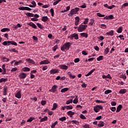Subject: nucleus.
Wrapping results in <instances>:
<instances>
[{
  "instance_id": "f257e3e1",
  "label": "nucleus",
  "mask_w": 128,
  "mask_h": 128,
  "mask_svg": "<svg viewBox=\"0 0 128 128\" xmlns=\"http://www.w3.org/2000/svg\"><path fill=\"white\" fill-rule=\"evenodd\" d=\"M72 44L70 42H67L65 43L62 46L60 50H62V52H64L66 50H70V48L72 46Z\"/></svg>"
},
{
  "instance_id": "f03ea898",
  "label": "nucleus",
  "mask_w": 128,
  "mask_h": 128,
  "mask_svg": "<svg viewBox=\"0 0 128 128\" xmlns=\"http://www.w3.org/2000/svg\"><path fill=\"white\" fill-rule=\"evenodd\" d=\"M87 28H88V25L86 24H85V25L80 24L78 27V32H82L84 30H86Z\"/></svg>"
},
{
  "instance_id": "7ed1b4c3",
  "label": "nucleus",
  "mask_w": 128,
  "mask_h": 128,
  "mask_svg": "<svg viewBox=\"0 0 128 128\" xmlns=\"http://www.w3.org/2000/svg\"><path fill=\"white\" fill-rule=\"evenodd\" d=\"M104 108L102 106L96 105L94 106V110L95 112H100V110H102Z\"/></svg>"
},
{
  "instance_id": "20e7f679",
  "label": "nucleus",
  "mask_w": 128,
  "mask_h": 128,
  "mask_svg": "<svg viewBox=\"0 0 128 128\" xmlns=\"http://www.w3.org/2000/svg\"><path fill=\"white\" fill-rule=\"evenodd\" d=\"M56 88H58V86L54 85L52 88L49 90V92H56Z\"/></svg>"
},
{
  "instance_id": "39448f33",
  "label": "nucleus",
  "mask_w": 128,
  "mask_h": 128,
  "mask_svg": "<svg viewBox=\"0 0 128 128\" xmlns=\"http://www.w3.org/2000/svg\"><path fill=\"white\" fill-rule=\"evenodd\" d=\"M80 10V8H76L75 9H72L70 10V12H71V14H76Z\"/></svg>"
},
{
  "instance_id": "423d86ee",
  "label": "nucleus",
  "mask_w": 128,
  "mask_h": 128,
  "mask_svg": "<svg viewBox=\"0 0 128 128\" xmlns=\"http://www.w3.org/2000/svg\"><path fill=\"white\" fill-rule=\"evenodd\" d=\"M58 68H60L61 70H66L68 68V66L66 65H60Z\"/></svg>"
},
{
  "instance_id": "0eeeda50",
  "label": "nucleus",
  "mask_w": 128,
  "mask_h": 128,
  "mask_svg": "<svg viewBox=\"0 0 128 128\" xmlns=\"http://www.w3.org/2000/svg\"><path fill=\"white\" fill-rule=\"evenodd\" d=\"M28 25L30 26H32V28H33L36 29V28H38V26H36V24H34V22H32L28 23Z\"/></svg>"
},
{
  "instance_id": "6e6552de",
  "label": "nucleus",
  "mask_w": 128,
  "mask_h": 128,
  "mask_svg": "<svg viewBox=\"0 0 128 128\" xmlns=\"http://www.w3.org/2000/svg\"><path fill=\"white\" fill-rule=\"evenodd\" d=\"M22 91L19 90L15 95L16 98H22V94H21Z\"/></svg>"
},
{
  "instance_id": "1a4fd4ad",
  "label": "nucleus",
  "mask_w": 128,
  "mask_h": 128,
  "mask_svg": "<svg viewBox=\"0 0 128 128\" xmlns=\"http://www.w3.org/2000/svg\"><path fill=\"white\" fill-rule=\"evenodd\" d=\"M114 15H110L108 16H106V17L104 18V20H114Z\"/></svg>"
},
{
  "instance_id": "9d476101",
  "label": "nucleus",
  "mask_w": 128,
  "mask_h": 128,
  "mask_svg": "<svg viewBox=\"0 0 128 128\" xmlns=\"http://www.w3.org/2000/svg\"><path fill=\"white\" fill-rule=\"evenodd\" d=\"M26 62H28V64H35L36 62H34V60L30 59V58H26Z\"/></svg>"
},
{
  "instance_id": "9b49d317",
  "label": "nucleus",
  "mask_w": 128,
  "mask_h": 128,
  "mask_svg": "<svg viewBox=\"0 0 128 128\" xmlns=\"http://www.w3.org/2000/svg\"><path fill=\"white\" fill-rule=\"evenodd\" d=\"M50 62V61L48 60H44L40 62V64H48Z\"/></svg>"
},
{
  "instance_id": "f8f14e48",
  "label": "nucleus",
  "mask_w": 128,
  "mask_h": 128,
  "mask_svg": "<svg viewBox=\"0 0 128 128\" xmlns=\"http://www.w3.org/2000/svg\"><path fill=\"white\" fill-rule=\"evenodd\" d=\"M41 20H42V22H48V16H44L42 17Z\"/></svg>"
},
{
  "instance_id": "ddd939ff",
  "label": "nucleus",
  "mask_w": 128,
  "mask_h": 128,
  "mask_svg": "<svg viewBox=\"0 0 128 128\" xmlns=\"http://www.w3.org/2000/svg\"><path fill=\"white\" fill-rule=\"evenodd\" d=\"M50 72L51 74H58V70L56 69H52L50 70Z\"/></svg>"
},
{
  "instance_id": "4468645a",
  "label": "nucleus",
  "mask_w": 128,
  "mask_h": 128,
  "mask_svg": "<svg viewBox=\"0 0 128 128\" xmlns=\"http://www.w3.org/2000/svg\"><path fill=\"white\" fill-rule=\"evenodd\" d=\"M80 36L82 38H88V33L86 32H82L80 34Z\"/></svg>"
},
{
  "instance_id": "2eb2a0df",
  "label": "nucleus",
  "mask_w": 128,
  "mask_h": 128,
  "mask_svg": "<svg viewBox=\"0 0 128 128\" xmlns=\"http://www.w3.org/2000/svg\"><path fill=\"white\" fill-rule=\"evenodd\" d=\"M68 116H69L70 118H72V116H74V112L72 111H68L67 112Z\"/></svg>"
},
{
  "instance_id": "dca6fc26",
  "label": "nucleus",
  "mask_w": 128,
  "mask_h": 128,
  "mask_svg": "<svg viewBox=\"0 0 128 128\" xmlns=\"http://www.w3.org/2000/svg\"><path fill=\"white\" fill-rule=\"evenodd\" d=\"M72 38H74V40H78V34L76 33H74L72 34Z\"/></svg>"
},
{
  "instance_id": "f3484780",
  "label": "nucleus",
  "mask_w": 128,
  "mask_h": 128,
  "mask_svg": "<svg viewBox=\"0 0 128 128\" xmlns=\"http://www.w3.org/2000/svg\"><path fill=\"white\" fill-rule=\"evenodd\" d=\"M122 104L118 105L116 108V112H120V110H122Z\"/></svg>"
},
{
  "instance_id": "a211bd4d",
  "label": "nucleus",
  "mask_w": 128,
  "mask_h": 128,
  "mask_svg": "<svg viewBox=\"0 0 128 128\" xmlns=\"http://www.w3.org/2000/svg\"><path fill=\"white\" fill-rule=\"evenodd\" d=\"M114 31L113 30H111L110 32H107L106 34V36H114Z\"/></svg>"
},
{
  "instance_id": "6ab92c4d",
  "label": "nucleus",
  "mask_w": 128,
  "mask_h": 128,
  "mask_svg": "<svg viewBox=\"0 0 128 128\" xmlns=\"http://www.w3.org/2000/svg\"><path fill=\"white\" fill-rule=\"evenodd\" d=\"M28 75L26 73H21L20 74V78H26Z\"/></svg>"
},
{
  "instance_id": "aec40b11",
  "label": "nucleus",
  "mask_w": 128,
  "mask_h": 128,
  "mask_svg": "<svg viewBox=\"0 0 128 128\" xmlns=\"http://www.w3.org/2000/svg\"><path fill=\"white\" fill-rule=\"evenodd\" d=\"M126 89H121L119 91V94H126Z\"/></svg>"
},
{
  "instance_id": "412c9836",
  "label": "nucleus",
  "mask_w": 128,
  "mask_h": 128,
  "mask_svg": "<svg viewBox=\"0 0 128 128\" xmlns=\"http://www.w3.org/2000/svg\"><path fill=\"white\" fill-rule=\"evenodd\" d=\"M67 74L68 76H69V77L70 78H76V76H72V72H68Z\"/></svg>"
},
{
  "instance_id": "4be33fe9",
  "label": "nucleus",
  "mask_w": 128,
  "mask_h": 128,
  "mask_svg": "<svg viewBox=\"0 0 128 128\" xmlns=\"http://www.w3.org/2000/svg\"><path fill=\"white\" fill-rule=\"evenodd\" d=\"M25 14H26L27 16H28V18H32L34 16V14L30 12L26 13Z\"/></svg>"
},
{
  "instance_id": "5701e85b",
  "label": "nucleus",
  "mask_w": 128,
  "mask_h": 128,
  "mask_svg": "<svg viewBox=\"0 0 128 128\" xmlns=\"http://www.w3.org/2000/svg\"><path fill=\"white\" fill-rule=\"evenodd\" d=\"M98 126H99V128H102V126H104V122L102 121H100Z\"/></svg>"
},
{
  "instance_id": "b1692460",
  "label": "nucleus",
  "mask_w": 128,
  "mask_h": 128,
  "mask_svg": "<svg viewBox=\"0 0 128 128\" xmlns=\"http://www.w3.org/2000/svg\"><path fill=\"white\" fill-rule=\"evenodd\" d=\"M120 78H123L124 80H126V74H122L120 75Z\"/></svg>"
},
{
  "instance_id": "393cba45",
  "label": "nucleus",
  "mask_w": 128,
  "mask_h": 128,
  "mask_svg": "<svg viewBox=\"0 0 128 128\" xmlns=\"http://www.w3.org/2000/svg\"><path fill=\"white\" fill-rule=\"evenodd\" d=\"M96 68H94L92 70H91L88 74H86V76H88L94 72H95Z\"/></svg>"
},
{
  "instance_id": "a878e982",
  "label": "nucleus",
  "mask_w": 128,
  "mask_h": 128,
  "mask_svg": "<svg viewBox=\"0 0 128 128\" xmlns=\"http://www.w3.org/2000/svg\"><path fill=\"white\" fill-rule=\"evenodd\" d=\"M46 120H48V116H46L44 118H41V120H40V122H46Z\"/></svg>"
},
{
  "instance_id": "bb28decb",
  "label": "nucleus",
  "mask_w": 128,
  "mask_h": 128,
  "mask_svg": "<svg viewBox=\"0 0 128 128\" xmlns=\"http://www.w3.org/2000/svg\"><path fill=\"white\" fill-rule=\"evenodd\" d=\"M10 30L8 28H3L1 30L2 32H10Z\"/></svg>"
},
{
  "instance_id": "cd10ccee",
  "label": "nucleus",
  "mask_w": 128,
  "mask_h": 128,
  "mask_svg": "<svg viewBox=\"0 0 128 128\" xmlns=\"http://www.w3.org/2000/svg\"><path fill=\"white\" fill-rule=\"evenodd\" d=\"M56 108H58V104L56 103H54L53 104V108H52V110H56Z\"/></svg>"
},
{
  "instance_id": "c85d7f7f",
  "label": "nucleus",
  "mask_w": 128,
  "mask_h": 128,
  "mask_svg": "<svg viewBox=\"0 0 128 128\" xmlns=\"http://www.w3.org/2000/svg\"><path fill=\"white\" fill-rule=\"evenodd\" d=\"M10 41H4V42H3L2 44H3V46H10Z\"/></svg>"
},
{
  "instance_id": "c756f323",
  "label": "nucleus",
  "mask_w": 128,
  "mask_h": 128,
  "mask_svg": "<svg viewBox=\"0 0 128 128\" xmlns=\"http://www.w3.org/2000/svg\"><path fill=\"white\" fill-rule=\"evenodd\" d=\"M23 72H30V68L28 67H24L22 68Z\"/></svg>"
},
{
  "instance_id": "7c9ffc66",
  "label": "nucleus",
  "mask_w": 128,
  "mask_h": 128,
  "mask_svg": "<svg viewBox=\"0 0 128 128\" xmlns=\"http://www.w3.org/2000/svg\"><path fill=\"white\" fill-rule=\"evenodd\" d=\"M94 19L91 18L90 19V22L89 26H94Z\"/></svg>"
},
{
  "instance_id": "2f4dec72",
  "label": "nucleus",
  "mask_w": 128,
  "mask_h": 128,
  "mask_svg": "<svg viewBox=\"0 0 128 128\" xmlns=\"http://www.w3.org/2000/svg\"><path fill=\"white\" fill-rule=\"evenodd\" d=\"M36 26L39 28H40L41 30H43L44 28V26L42 25V24L40 23H37Z\"/></svg>"
},
{
  "instance_id": "473e14b6",
  "label": "nucleus",
  "mask_w": 128,
  "mask_h": 128,
  "mask_svg": "<svg viewBox=\"0 0 128 128\" xmlns=\"http://www.w3.org/2000/svg\"><path fill=\"white\" fill-rule=\"evenodd\" d=\"M117 32H118V34H122V28L120 27L117 30Z\"/></svg>"
},
{
  "instance_id": "72a5a7b5",
  "label": "nucleus",
  "mask_w": 128,
  "mask_h": 128,
  "mask_svg": "<svg viewBox=\"0 0 128 128\" xmlns=\"http://www.w3.org/2000/svg\"><path fill=\"white\" fill-rule=\"evenodd\" d=\"M10 44H12L13 46H18V44H16V42L14 41H10Z\"/></svg>"
},
{
  "instance_id": "f704fd0d",
  "label": "nucleus",
  "mask_w": 128,
  "mask_h": 128,
  "mask_svg": "<svg viewBox=\"0 0 128 128\" xmlns=\"http://www.w3.org/2000/svg\"><path fill=\"white\" fill-rule=\"evenodd\" d=\"M73 102L75 104L78 102V96H76L75 99L73 100Z\"/></svg>"
},
{
  "instance_id": "c9c22d12",
  "label": "nucleus",
  "mask_w": 128,
  "mask_h": 128,
  "mask_svg": "<svg viewBox=\"0 0 128 128\" xmlns=\"http://www.w3.org/2000/svg\"><path fill=\"white\" fill-rule=\"evenodd\" d=\"M6 90H8V88L6 87H4L3 91L4 96H6Z\"/></svg>"
},
{
  "instance_id": "e433bc0d",
  "label": "nucleus",
  "mask_w": 128,
  "mask_h": 128,
  "mask_svg": "<svg viewBox=\"0 0 128 128\" xmlns=\"http://www.w3.org/2000/svg\"><path fill=\"white\" fill-rule=\"evenodd\" d=\"M104 60V56H100L97 58V60L98 62H100V60Z\"/></svg>"
},
{
  "instance_id": "4c0bfd02",
  "label": "nucleus",
  "mask_w": 128,
  "mask_h": 128,
  "mask_svg": "<svg viewBox=\"0 0 128 128\" xmlns=\"http://www.w3.org/2000/svg\"><path fill=\"white\" fill-rule=\"evenodd\" d=\"M90 19L88 18H86L84 19V21L83 22L84 24H88V20Z\"/></svg>"
},
{
  "instance_id": "58836bf2",
  "label": "nucleus",
  "mask_w": 128,
  "mask_h": 128,
  "mask_svg": "<svg viewBox=\"0 0 128 128\" xmlns=\"http://www.w3.org/2000/svg\"><path fill=\"white\" fill-rule=\"evenodd\" d=\"M58 121L55 122L54 124H52L51 126V128H54V126L58 124Z\"/></svg>"
},
{
  "instance_id": "ea45409f",
  "label": "nucleus",
  "mask_w": 128,
  "mask_h": 128,
  "mask_svg": "<svg viewBox=\"0 0 128 128\" xmlns=\"http://www.w3.org/2000/svg\"><path fill=\"white\" fill-rule=\"evenodd\" d=\"M8 78H2L0 79V84H2L3 82H7Z\"/></svg>"
},
{
  "instance_id": "a19ab883",
  "label": "nucleus",
  "mask_w": 128,
  "mask_h": 128,
  "mask_svg": "<svg viewBox=\"0 0 128 128\" xmlns=\"http://www.w3.org/2000/svg\"><path fill=\"white\" fill-rule=\"evenodd\" d=\"M110 50V48H108V47L106 48V49L104 50V54H108Z\"/></svg>"
},
{
  "instance_id": "79ce46f5",
  "label": "nucleus",
  "mask_w": 128,
  "mask_h": 128,
  "mask_svg": "<svg viewBox=\"0 0 128 128\" xmlns=\"http://www.w3.org/2000/svg\"><path fill=\"white\" fill-rule=\"evenodd\" d=\"M8 50L9 52H16V54H18V51L16 50V48H12L11 50Z\"/></svg>"
},
{
  "instance_id": "37998d69",
  "label": "nucleus",
  "mask_w": 128,
  "mask_h": 128,
  "mask_svg": "<svg viewBox=\"0 0 128 128\" xmlns=\"http://www.w3.org/2000/svg\"><path fill=\"white\" fill-rule=\"evenodd\" d=\"M111 92H112V90H106L104 92V94H110Z\"/></svg>"
},
{
  "instance_id": "c03bdc74",
  "label": "nucleus",
  "mask_w": 128,
  "mask_h": 128,
  "mask_svg": "<svg viewBox=\"0 0 128 128\" xmlns=\"http://www.w3.org/2000/svg\"><path fill=\"white\" fill-rule=\"evenodd\" d=\"M68 88H64L61 90V92H68Z\"/></svg>"
},
{
  "instance_id": "a18cd8bd",
  "label": "nucleus",
  "mask_w": 128,
  "mask_h": 128,
  "mask_svg": "<svg viewBox=\"0 0 128 128\" xmlns=\"http://www.w3.org/2000/svg\"><path fill=\"white\" fill-rule=\"evenodd\" d=\"M34 120V118L31 117L27 120V122H32Z\"/></svg>"
},
{
  "instance_id": "49530a36",
  "label": "nucleus",
  "mask_w": 128,
  "mask_h": 128,
  "mask_svg": "<svg viewBox=\"0 0 128 128\" xmlns=\"http://www.w3.org/2000/svg\"><path fill=\"white\" fill-rule=\"evenodd\" d=\"M97 16H99V18H104V16H105L104 14H102L100 12L97 13Z\"/></svg>"
},
{
  "instance_id": "de8ad7c7",
  "label": "nucleus",
  "mask_w": 128,
  "mask_h": 128,
  "mask_svg": "<svg viewBox=\"0 0 128 128\" xmlns=\"http://www.w3.org/2000/svg\"><path fill=\"white\" fill-rule=\"evenodd\" d=\"M50 12H51V16H54V8H51L50 10Z\"/></svg>"
},
{
  "instance_id": "09e8293b",
  "label": "nucleus",
  "mask_w": 128,
  "mask_h": 128,
  "mask_svg": "<svg viewBox=\"0 0 128 128\" xmlns=\"http://www.w3.org/2000/svg\"><path fill=\"white\" fill-rule=\"evenodd\" d=\"M22 62V60H18V62H16L14 63L15 66H18V64Z\"/></svg>"
},
{
  "instance_id": "8fccbe9b",
  "label": "nucleus",
  "mask_w": 128,
  "mask_h": 128,
  "mask_svg": "<svg viewBox=\"0 0 128 128\" xmlns=\"http://www.w3.org/2000/svg\"><path fill=\"white\" fill-rule=\"evenodd\" d=\"M66 120V116H63L59 118V120H60L61 122H64V120Z\"/></svg>"
},
{
  "instance_id": "3c124183",
  "label": "nucleus",
  "mask_w": 128,
  "mask_h": 128,
  "mask_svg": "<svg viewBox=\"0 0 128 128\" xmlns=\"http://www.w3.org/2000/svg\"><path fill=\"white\" fill-rule=\"evenodd\" d=\"M66 108V110H72V106H65Z\"/></svg>"
},
{
  "instance_id": "603ef678",
  "label": "nucleus",
  "mask_w": 128,
  "mask_h": 128,
  "mask_svg": "<svg viewBox=\"0 0 128 128\" xmlns=\"http://www.w3.org/2000/svg\"><path fill=\"white\" fill-rule=\"evenodd\" d=\"M32 38L34 40L38 42V37L36 36H32Z\"/></svg>"
},
{
  "instance_id": "864d4df0",
  "label": "nucleus",
  "mask_w": 128,
  "mask_h": 128,
  "mask_svg": "<svg viewBox=\"0 0 128 128\" xmlns=\"http://www.w3.org/2000/svg\"><path fill=\"white\" fill-rule=\"evenodd\" d=\"M80 118L82 120H86V116H84V115L82 114H80Z\"/></svg>"
},
{
  "instance_id": "5fc2aeb1",
  "label": "nucleus",
  "mask_w": 128,
  "mask_h": 128,
  "mask_svg": "<svg viewBox=\"0 0 128 128\" xmlns=\"http://www.w3.org/2000/svg\"><path fill=\"white\" fill-rule=\"evenodd\" d=\"M72 104V100H68L66 102V104Z\"/></svg>"
},
{
  "instance_id": "6e6d98bb",
  "label": "nucleus",
  "mask_w": 128,
  "mask_h": 128,
  "mask_svg": "<svg viewBox=\"0 0 128 128\" xmlns=\"http://www.w3.org/2000/svg\"><path fill=\"white\" fill-rule=\"evenodd\" d=\"M42 106H46V100H42L41 101Z\"/></svg>"
},
{
  "instance_id": "4d7b16f0",
  "label": "nucleus",
  "mask_w": 128,
  "mask_h": 128,
  "mask_svg": "<svg viewBox=\"0 0 128 128\" xmlns=\"http://www.w3.org/2000/svg\"><path fill=\"white\" fill-rule=\"evenodd\" d=\"M110 110L112 112H116V107H111L110 108Z\"/></svg>"
},
{
  "instance_id": "13d9d810",
  "label": "nucleus",
  "mask_w": 128,
  "mask_h": 128,
  "mask_svg": "<svg viewBox=\"0 0 128 128\" xmlns=\"http://www.w3.org/2000/svg\"><path fill=\"white\" fill-rule=\"evenodd\" d=\"M101 28H106V25L104 24H101Z\"/></svg>"
},
{
  "instance_id": "bf43d9fd",
  "label": "nucleus",
  "mask_w": 128,
  "mask_h": 128,
  "mask_svg": "<svg viewBox=\"0 0 128 128\" xmlns=\"http://www.w3.org/2000/svg\"><path fill=\"white\" fill-rule=\"evenodd\" d=\"M80 8H86V4H84L83 5L80 6Z\"/></svg>"
},
{
  "instance_id": "052dcab7",
  "label": "nucleus",
  "mask_w": 128,
  "mask_h": 128,
  "mask_svg": "<svg viewBox=\"0 0 128 128\" xmlns=\"http://www.w3.org/2000/svg\"><path fill=\"white\" fill-rule=\"evenodd\" d=\"M18 9L20 10H26V7H24V6L20 7Z\"/></svg>"
},
{
  "instance_id": "680f3d73",
  "label": "nucleus",
  "mask_w": 128,
  "mask_h": 128,
  "mask_svg": "<svg viewBox=\"0 0 128 128\" xmlns=\"http://www.w3.org/2000/svg\"><path fill=\"white\" fill-rule=\"evenodd\" d=\"M58 48V45H56L55 46H54L52 48V50L54 52H56V49Z\"/></svg>"
},
{
  "instance_id": "e2e57ef3",
  "label": "nucleus",
  "mask_w": 128,
  "mask_h": 128,
  "mask_svg": "<svg viewBox=\"0 0 128 128\" xmlns=\"http://www.w3.org/2000/svg\"><path fill=\"white\" fill-rule=\"evenodd\" d=\"M111 104L112 106H116V102H111Z\"/></svg>"
},
{
  "instance_id": "0e129e2a",
  "label": "nucleus",
  "mask_w": 128,
  "mask_h": 128,
  "mask_svg": "<svg viewBox=\"0 0 128 128\" xmlns=\"http://www.w3.org/2000/svg\"><path fill=\"white\" fill-rule=\"evenodd\" d=\"M22 26L20 25V24H17V25L15 26V29L16 30L18 28H20Z\"/></svg>"
},
{
  "instance_id": "69168bd1",
  "label": "nucleus",
  "mask_w": 128,
  "mask_h": 128,
  "mask_svg": "<svg viewBox=\"0 0 128 128\" xmlns=\"http://www.w3.org/2000/svg\"><path fill=\"white\" fill-rule=\"evenodd\" d=\"M84 128H90V125L88 124H86L83 126Z\"/></svg>"
},
{
  "instance_id": "338daca9",
  "label": "nucleus",
  "mask_w": 128,
  "mask_h": 128,
  "mask_svg": "<svg viewBox=\"0 0 128 128\" xmlns=\"http://www.w3.org/2000/svg\"><path fill=\"white\" fill-rule=\"evenodd\" d=\"M75 22H80V17L76 16L75 18Z\"/></svg>"
},
{
  "instance_id": "774afa93",
  "label": "nucleus",
  "mask_w": 128,
  "mask_h": 128,
  "mask_svg": "<svg viewBox=\"0 0 128 128\" xmlns=\"http://www.w3.org/2000/svg\"><path fill=\"white\" fill-rule=\"evenodd\" d=\"M80 62V59L78 58H76L74 60V62Z\"/></svg>"
}]
</instances>
